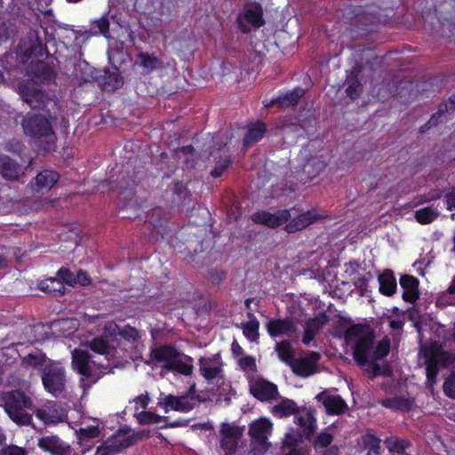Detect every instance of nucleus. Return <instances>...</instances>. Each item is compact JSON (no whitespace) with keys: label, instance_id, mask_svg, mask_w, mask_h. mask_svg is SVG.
Segmentation results:
<instances>
[{"label":"nucleus","instance_id":"nucleus-2","mask_svg":"<svg viewBox=\"0 0 455 455\" xmlns=\"http://www.w3.org/2000/svg\"><path fill=\"white\" fill-rule=\"evenodd\" d=\"M150 360L168 371H176L185 376L193 372L192 358L179 352L172 346L154 348L150 353Z\"/></svg>","mask_w":455,"mask_h":455},{"label":"nucleus","instance_id":"nucleus-58","mask_svg":"<svg viewBox=\"0 0 455 455\" xmlns=\"http://www.w3.org/2000/svg\"><path fill=\"white\" fill-rule=\"evenodd\" d=\"M135 402L140 408L145 409L148 404L149 397L148 395H141L137 397Z\"/></svg>","mask_w":455,"mask_h":455},{"label":"nucleus","instance_id":"nucleus-45","mask_svg":"<svg viewBox=\"0 0 455 455\" xmlns=\"http://www.w3.org/2000/svg\"><path fill=\"white\" fill-rule=\"evenodd\" d=\"M58 278L63 283H66L67 284L70 286H74L76 284V275L66 267H61L58 271Z\"/></svg>","mask_w":455,"mask_h":455},{"label":"nucleus","instance_id":"nucleus-29","mask_svg":"<svg viewBox=\"0 0 455 455\" xmlns=\"http://www.w3.org/2000/svg\"><path fill=\"white\" fill-rule=\"evenodd\" d=\"M244 17L255 28H259L264 24L263 11L259 4H248L245 9Z\"/></svg>","mask_w":455,"mask_h":455},{"label":"nucleus","instance_id":"nucleus-50","mask_svg":"<svg viewBox=\"0 0 455 455\" xmlns=\"http://www.w3.org/2000/svg\"><path fill=\"white\" fill-rule=\"evenodd\" d=\"M298 438L292 433H287L284 436L283 442V450L288 449L289 451L292 449H298L296 447Z\"/></svg>","mask_w":455,"mask_h":455},{"label":"nucleus","instance_id":"nucleus-60","mask_svg":"<svg viewBox=\"0 0 455 455\" xmlns=\"http://www.w3.org/2000/svg\"><path fill=\"white\" fill-rule=\"evenodd\" d=\"M441 116H442V113H436L435 115H433L427 123L429 127L436 125L438 124V118H440Z\"/></svg>","mask_w":455,"mask_h":455},{"label":"nucleus","instance_id":"nucleus-11","mask_svg":"<svg viewBox=\"0 0 455 455\" xmlns=\"http://www.w3.org/2000/svg\"><path fill=\"white\" fill-rule=\"evenodd\" d=\"M195 387H191L188 393L185 395L175 396L172 395H165L161 398L158 404L164 407L167 412L169 410L187 412L191 411L196 405V399L194 396Z\"/></svg>","mask_w":455,"mask_h":455},{"label":"nucleus","instance_id":"nucleus-23","mask_svg":"<svg viewBox=\"0 0 455 455\" xmlns=\"http://www.w3.org/2000/svg\"><path fill=\"white\" fill-rule=\"evenodd\" d=\"M403 289V298L405 301L414 302L419 299V280L411 275H404L400 279Z\"/></svg>","mask_w":455,"mask_h":455},{"label":"nucleus","instance_id":"nucleus-13","mask_svg":"<svg viewBox=\"0 0 455 455\" xmlns=\"http://www.w3.org/2000/svg\"><path fill=\"white\" fill-rule=\"evenodd\" d=\"M292 217L290 210H281L274 213L267 212H255L251 219L256 223L263 224L268 228H277L286 222Z\"/></svg>","mask_w":455,"mask_h":455},{"label":"nucleus","instance_id":"nucleus-41","mask_svg":"<svg viewBox=\"0 0 455 455\" xmlns=\"http://www.w3.org/2000/svg\"><path fill=\"white\" fill-rule=\"evenodd\" d=\"M385 444L390 452L403 453L409 447L410 442L405 439L391 436L386 439Z\"/></svg>","mask_w":455,"mask_h":455},{"label":"nucleus","instance_id":"nucleus-18","mask_svg":"<svg viewBox=\"0 0 455 455\" xmlns=\"http://www.w3.org/2000/svg\"><path fill=\"white\" fill-rule=\"evenodd\" d=\"M251 393L260 401L274 400L278 395L277 387L263 379L255 380L251 384Z\"/></svg>","mask_w":455,"mask_h":455},{"label":"nucleus","instance_id":"nucleus-7","mask_svg":"<svg viewBox=\"0 0 455 455\" xmlns=\"http://www.w3.org/2000/svg\"><path fill=\"white\" fill-rule=\"evenodd\" d=\"M42 382L44 389L54 397L67 395V375L60 363L45 364L42 373Z\"/></svg>","mask_w":455,"mask_h":455},{"label":"nucleus","instance_id":"nucleus-19","mask_svg":"<svg viewBox=\"0 0 455 455\" xmlns=\"http://www.w3.org/2000/svg\"><path fill=\"white\" fill-rule=\"evenodd\" d=\"M320 219V215L315 211H307L293 219H290L284 227L288 233H295L302 230Z\"/></svg>","mask_w":455,"mask_h":455},{"label":"nucleus","instance_id":"nucleus-47","mask_svg":"<svg viewBox=\"0 0 455 455\" xmlns=\"http://www.w3.org/2000/svg\"><path fill=\"white\" fill-rule=\"evenodd\" d=\"M361 441L364 447L367 449H371V447L376 446L378 443H380V440L371 433H366L362 435Z\"/></svg>","mask_w":455,"mask_h":455},{"label":"nucleus","instance_id":"nucleus-1","mask_svg":"<svg viewBox=\"0 0 455 455\" xmlns=\"http://www.w3.org/2000/svg\"><path fill=\"white\" fill-rule=\"evenodd\" d=\"M347 345L353 348L355 361L361 367L368 366L367 371L373 376L380 374V367L376 361L387 355L390 350L388 339L380 340L374 347V334L372 331L360 324L349 327L345 333Z\"/></svg>","mask_w":455,"mask_h":455},{"label":"nucleus","instance_id":"nucleus-32","mask_svg":"<svg viewBox=\"0 0 455 455\" xmlns=\"http://www.w3.org/2000/svg\"><path fill=\"white\" fill-rule=\"evenodd\" d=\"M249 321L241 323L243 335L251 341H256L259 339V323L252 313H248Z\"/></svg>","mask_w":455,"mask_h":455},{"label":"nucleus","instance_id":"nucleus-56","mask_svg":"<svg viewBox=\"0 0 455 455\" xmlns=\"http://www.w3.org/2000/svg\"><path fill=\"white\" fill-rule=\"evenodd\" d=\"M76 283H79L83 286H86L90 283L91 280L90 278L88 277L87 274L83 271V270H79L76 275Z\"/></svg>","mask_w":455,"mask_h":455},{"label":"nucleus","instance_id":"nucleus-62","mask_svg":"<svg viewBox=\"0 0 455 455\" xmlns=\"http://www.w3.org/2000/svg\"><path fill=\"white\" fill-rule=\"evenodd\" d=\"M367 455H380V443L369 449Z\"/></svg>","mask_w":455,"mask_h":455},{"label":"nucleus","instance_id":"nucleus-53","mask_svg":"<svg viewBox=\"0 0 455 455\" xmlns=\"http://www.w3.org/2000/svg\"><path fill=\"white\" fill-rule=\"evenodd\" d=\"M95 27L99 28L100 32L105 36H108L109 29V21L106 17H101L94 22Z\"/></svg>","mask_w":455,"mask_h":455},{"label":"nucleus","instance_id":"nucleus-44","mask_svg":"<svg viewBox=\"0 0 455 455\" xmlns=\"http://www.w3.org/2000/svg\"><path fill=\"white\" fill-rule=\"evenodd\" d=\"M231 160L228 156L220 157L216 163L214 169L211 172V175L214 178L220 177L230 166Z\"/></svg>","mask_w":455,"mask_h":455},{"label":"nucleus","instance_id":"nucleus-42","mask_svg":"<svg viewBox=\"0 0 455 455\" xmlns=\"http://www.w3.org/2000/svg\"><path fill=\"white\" fill-rule=\"evenodd\" d=\"M363 91V86L356 77L347 79V87L346 92L353 100L357 99Z\"/></svg>","mask_w":455,"mask_h":455},{"label":"nucleus","instance_id":"nucleus-6","mask_svg":"<svg viewBox=\"0 0 455 455\" xmlns=\"http://www.w3.org/2000/svg\"><path fill=\"white\" fill-rule=\"evenodd\" d=\"M72 367L90 382L88 387L96 383L107 368L102 362L94 359L89 351L81 347L72 352Z\"/></svg>","mask_w":455,"mask_h":455},{"label":"nucleus","instance_id":"nucleus-39","mask_svg":"<svg viewBox=\"0 0 455 455\" xmlns=\"http://www.w3.org/2000/svg\"><path fill=\"white\" fill-rule=\"evenodd\" d=\"M16 33V25L13 20L0 17V44L8 41Z\"/></svg>","mask_w":455,"mask_h":455},{"label":"nucleus","instance_id":"nucleus-15","mask_svg":"<svg viewBox=\"0 0 455 455\" xmlns=\"http://www.w3.org/2000/svg\"><path fill=\"white\" fill-rule=\"evenodd\" d=\"M319 358L318 353L310 352L306 357L295 359L290 367L296 375L308 377L316 371V363Z\"/></svg>","mask_w":455,"mask_h":455},{"label":"nucleus","instance_id":"nucleus-59","mask_svg":"<svg viewBox=\"0 0 455 455\" xmlns=\"http://www.w3.org/2000/svg\"><path fill=\"white\" fill-rule=\"evenodd\" d=\"M35 413L36 417L43 420L44 422L47 423L48 421H50V417L45 410L36 409Z\"/></svg>","mask_w":455,"mask_h":455},{"label":"nucleus","instance_id":"nucleus-55","mask_svg":"<svg viewBox=\"0 0 455 455\" xmlns=\"http://www.w3.org/2000/svg\"><path fill=\"white\" fill-rule=\"evenodd\" d=\"M226 277V274L223 271H212L210 273V281L214 284H219Z\"/></svg>","mask_w":455,"mask_h":455},{"label":"nucleus","instance_id":"nucleus-27","mask_svg":"<svg viewBox=\"0 0 455 455\" xmlns=\"http://www.w3.org/2000/svg\"><path fill=\"white\" fill-rule=\"evenodd\" d=\"M298 412V406L294 401L283 398L272 408V413L279 418L289 417Z\"/></svg>","mask_w":455,"mask_h":455},{"label":"nucleus","instance_id":"nucleus-25","mask_svg":"<svg viewBox=\"0 0 455 455\" xmlns=\"http://www.w3.org/2000/svg\"><path fill=\"white\" fill-rule=\"evenodd\" d=\"M379 291L386 296H392L396 291V280L391 270H385L379 275Z\"/></svg>","mask_w":455,"mask_h":455},{"label":"nucleus","instance_id":"nucleus-9","mask_svg":"<svg viewBox=\"0 0 455 455\" xmlns=\"http://www.w3.org/2000/svg\"><path fill=\"white\" fill-rule=\"evenodd\" d=\"M18 93L31 108L43 109L50 101L48 95L41 90L35 81L24 80L20 82Z\"/></svg>","mask_w":455,"mask_h":455},{"label":"nucleus","instance_id":"nucleus-33","mask_svg":"<svg viewBox=\"0 0 455 455\" xmlns=\"http://www.w3.org/2000/svg\"><path fill=\"white\" fill-rule=\"evenodd\" d=\"M38 288L52 295H62L65 292V287L58 277H51L39 283Z\"/></svg>","mask_w":455,"mask_h":455},{"label":"nucleus","instance_id":"nucleus-22","mask_svg":"<svg viewBox=\"0 0 455 455\" xmlns=\"http://www.w3.org/2000/svg\"><path fill=\"white\" fill-rule=\"evenodd\" d=\"M328 323V317L321 315L315 318L308 319L304 327V336L302 342L308 345L318 333V331Z\"/></svg>","mask_w":455,"mask_h":455},{"label":"nucleus","instance_id":"nucleus-20","mask_svg":"<svg viewBox=\"0 0 455 455\" xmlns=\"http://www.w3.org/2000/svg\"><path fill=\"white\" fill-rule=\"evenodd\" d=\"M0 175L6 180H18L23 175V169L10 156L0 155Z\"/></svg>","mask_w":455,"mask_h":455},{"label":"nucleus","instance_id":"nucleus-28","mask_svg":"<svg viewBox=\"0 0 455 455\" xmlns=\"http://www.w3.org/2000/svg\"><path fill=\"white\" fill-rule=\"evenodd\" d=\"M59 174L51 170H44L36 177V186L37 190L50 189L59 180Z\"/></svg>","mask_w":455,"mask_h":455},{"label":"nucleus","instance_id":"nucleus-30","mask_svg":"<svg viewBox=\"0 0 455 455\" xmlns=\"http://www.w3.org/2000/svg\"><path fill=\"white\" fill-rule=\"evenodd\" d=\"M137 60L147 74L163 67V62L160 59L148 52H140L137 56Z\"/></svg>","mask_w":455,"mask_h":455},{"label":"nucleus","instance_id":"nucleus-35","mask_svg":"<svg viewBox=\"0 0 455 455\" xmlns=\"http://www.w3.org/2000/svg\"><path fill=\"white\" fill-rule=\"evenodd\" d=\"M36 48L37 46L35 42L23 40L17 46L16 57L20 63H25L35 53Z\"/></svg>","mask_w":455,"mask_h":455},{"label":"nucleus","instance_id":"nucleus-64","mask_svg":"<svg viewBox=\"0 0 455 455\" xmlns=\"http://www.w3.org/2000/svg\"><path fill=\"white\" fill-rule=\"evenodd\" d=\"M232 350L235 354H242V347L235 341L232 343Z\"/></svg>","mask_w":455,"mask_h":455},{"label":"nucleus","instance_id":"nucleus-52","mask_svg":"<svg viewBox=\"0 0 455 455\" xmlns=\"http://www.w3.org/2000/svg\"><path fill=\"white\" fill-rule=\"evenodd\" d=\"M331 441L332 435L329 433L323 432L317 436L315 442V445L317 447L323 448L328 446L331 443Z\"/></svg>","mask_w":455,"mask_h":455},{"label":"nucleus","instance_id":"nucleus-36","mask_svg":"<svg viewBox=\"0 0 455 455\" xmlns=\"http://www.w3.org/2000/svg\"><path fill=\"white\" fill-rule=\"evenodd\" d=\"M275 352L277 353L278 358L285 363L287 365H291L295 360L293 349L291 343L288 340H283L275 344Z\"/></svg>","mask_w":455,"mask_h":455},{"label":"nucleus","instance_id":"nucleus-43","mask_svg":"<svg viewBox=\"0 0 455 455\" xmlns=\"http://www.w3.org/2000/svg\"><path fill=\"white\" fill-rule=\"evenodd\" d=\"M136 417L140 424H156L165 419V417L149 411H141L136 414Z\"/></svg>","mask_w":455,"mask_h":455},{"label":"nucleus","instance_id":"nucleus-54","mask_svg":"<svg viewBox=\"0 0 455 455\" xmlns=\"http://www.w3.org/2000/svg\"><path fill=\"white\" fill-rule=\"evenodd\" d=\"M239 365L243 370H252L255 363L251 356H244L239 360Z\"/></svg>","mask_w":455,"mask_h":455},{"label":"nucleus","instance_id":"nucleus-38","mask_svg":"<svg viewBox=\"0 0 455 455\" xmlns=\"http://www.w3.org/2000/svg\"><path fill=\"white\" fill-rule=\"evenodd\" d=\"M89 347L92 351L99 354L103 355L107 359L114 356L115 350L113 347H110L107 341L103 339L97 338L92 339L90 344Z\"/></svg>","mask_w":455,"mask_h":455},{"label":"nucleus","instance_id":"nucleus-3","mask_svg":"<svg viewBox=\"0 0 455 455\" xmlns=\"http://www.w3.org/2000/svg\"><path fill=\"white\" fill-rule=\"evenodd\" d=\"M420 354L426 364L427 384L429 386H433L436 382L440 368L449 367L455 363V354L443 350L436 343L422 346Z\"/></svg>","mask_w":455,"mask_h":455},{"label":"nucleus","instance_id":"nucleus-5","mask_svg":"<svg viewBox=\"0 0 455 455\" xmlns=\"http://www.w3.org/2000/svg\"><path fill=\"white\" fill-rule=\"evenodd\" d=\"M4 411L18 425H29L32 420L31 414L26 409H32L33 403L29 397L20 391L14 390L3 393L0 397Z\"/></svg>","mask_w":455,"mask_h":455},{"label":"nucleus","instance_id":"nucleus-63","mask_svg":"<svg viewBox=\"0 0 455 455\" xmlns=\"http://www.w3.org/2000/svg\"><path fill=\"white\" fill-rule=\"evenodd\" d=\"M447 294H455V277L452 279L450 286L446 291Z\"/></svg>","mask_w":455,"mask_h":455},{"label":"nucleus","instance_id":"nucleus-34","mask_svg":"<svg viewBox=\"0 0 455 455\" xmlns=\"http://www.w3.org/2000/svg\"><path fill=\"white\" fill-rule=\"evenodd\" d=\"M439 211L436 207L431 205L427 207H424L419 209L415 212V219L416 220L422 225H427L432 223L439 217Z\"/></svg>","mask_w":455,"mask_h":455},{"label":"nucleus","instance_id":"nucleus-17","mask_svg":"<svg viewBox=\"0 0 455 455\" xmlns=\"http://www.w3.org/2000/svg\"><path fill=\"white\" fill-rule=\"evenodd\" d=\"M38 447L52 455H68L71 447L57 435H47L38 440Z\"/></svg>","mask_w":455,"mask_h":455},{"label":"nucleus","instance_id":"nucleus-31","mask_svg":"<svg viewBox=\"0 0 455 455\" xmlns=\"http://www.w3.org/2000/svg\"><path fill=\"white\" fill-rule=\"evenodd\" d=\"M305 90L302 88H296L283 95L277 97L278 107L290 108L298 104L299 100L304 96Z\"/></svg>","mask_w":455,"mask_h":455},{"label":"nucleus","instance_id":"nucleus-57","mask_svg":"<svg viewBox=\"0 0 455 455\" xmlns=\"http://www.w3.org/2000/svg\"><path fill=\"white\" fill-rule=\"evenodd\" d=\"M445 197L448 210L455 209V188L447 193Z\"/></svg>","mask_w":455,"mask_h":455},{"label":"nucleus","instance_id":"nucleus-12","mask_svg":"<svg viewBox=\"0 0 455 455\" xmlns=\"http://www.w3.org/2000/svg\"><path fill=\"white\" fill-rule=\"evenodd\" d=\"M136 437L133 435H127L123 433H117L108 438L102 445L97 448L98 455H114L124 449H126L134 444Z\"/></svg>","mask_w":455,"mask_h":455},{"label":"nucleus","instance_id":"nucleus-48","mask_svg":"<svg viewBox=\"0 0 455 455\" xmlns=\"http://www.w3.org/2000/svg\"><path fill=\"white\" fill-rule=\"evenodd\" d=\"M0 455H27V451L21 447L9 445L0 450Z\"/></svg>","mask_w":455,"mask_h":455},{"label":"nucleus","instance_id":"nucleus-21","mask_svg":"<svg viewBox=\"0 0 455 455\" xmlns=\"http://www.w3.org/2000/svg\"><path fill=\"white\" fill-rule=\"evenodd\" d=\"M317 400L322 402L326 411L330 414H340L344 412L347 405L345 401L337 395H328L321 393L316 396Z\"/></svg>","mask_w":455,"mask_h":455},{"label":"nucleus","instance_id":"nucleus-16","mask_svg":"<svg viewBox=\"0 0 455 455\" xmlns=\"http://www.w3.org/2000/svg\"><path fill=\"white\" fill-rule=\"evenodd\" d=\"M199 371L208 381L219 377L222 371L220 356L215 355L212 357H201L199 359Z\"/></svg>","mask_w":455,"mask_h":455},{"label":"nucleus","instance_id":"nucleus-61","mask_svg":"<svg viewBox=\"0 0 455 455\" xmlns=\"http://www.w3.org/2000/svg\"><path fill=\"white\" fill-rule=\"evenodd\" d=\"M284 455H307L302 449H292L285 452Z\"/></svg>","mask_w":455,"mask_h":455},{"label":"nucleus","instance_id":"nucleus-37","mask_svg":"<svg viewBox=\"0 0 455 455\" xmlns=\"http://www.w3.org/2000/svg\"><path fill=\"white\" fill-rule=\"evenodd\" d=\"M76 433L77 435L78 444L80 446H85L92 439L100 435V429L98 426H89L80 427Z\"/></svg>","mask_w":455,"mask_h":455},{"label":"nucleus","instance_id":"nucleus-51","mask_svg":"<svg viewBox=\"0 0 455 455\" xmlns=\"http://www.w3.org/2000/svg\"><path fill=\"white\" fill-rule=\"evenodd\" d=\"M45 362L44 356L38 355H28L23 359V363L29 366L42 365Z\"/></svg>","mask_w":455,"mask_h":455},{"label":"nucleus","instance_id":"nucleus-49","mask_svg":"<svg viewBox=\"0 0 455 455\" xmlns=\"http://www.w3.org/2000/svg\"><path fill=\"white\" fill-rule=\"evenodd\" d=\"M120 335L128 340H136L139 339V331L131 326H125L119 331Z\"/></svg>","mask_w":455,"mask_h":455},{"label":"nucleus","instance_id":"nucleus-8","mask_svg":"<svg viewBox=\"0 0 455 455\" xmlns=\"http://www.w3.org/2000/svg\"><path fill=\"white\" fill-rule=\"evenodd\" d=\"M272 429L273 424L267 418H259L250 424L248 434L254 451L264 453L270 448L271 443L268 442V437Z\"/></svg>","mask_w":455,"mask_h":455},{"label":"nucleus","instance_id":"nucleus-10","mask_svg":"<svg viewBox=\"0 0 455 455\" xmlns=\"http://www.w3.org/2000/svg\"><path fill=\"white\" fill-rule=\"evenodd\" d=\"M243 433V427L234 423L224 422L220 425V447L225 451V455H235Z\"/></svg>","mask_w":455,"mask_h":455},{"label":"nucleus","instance_id":"nucleus-24","mask_svg":"<svg viewBox=\"0 0 455 455\" xmlns=\"http://www.w3.org/2000/svg\"><path fill=\"white\" fill-rule=\"evenodd\" d=\"M27 75L31 77L30 81H42L49 78L50 68L44 61H31L26 68Z\"/></svg>","mask_w":455,"mask_h":455},{"label":"nucleus","instance_id":"nucleus-14","mask_svg":"<svg viewBox=\"0 0 455 455\" xmlns=\"http://www.w3.org/2000/svg\"><path fill=\"white\" fill-rule=\"evenodd\" d=\"M267 331L271 337H293L297 333V324L291 318L271 319L266 324Z\"/></svg>","mask_w":455,"mask_h":455},{"label":"nucleus","instance_id":"nucleus-46","mask_svg":"<svg viewBox=\"0 0 455 455\" xmlns=\"http://www.w3.org/2000/svg\"><path fill=\"white\" fill-rule=\"evenodd\" d=\"M444 394L452 399H455V372L450 374L443 383Z\"/></svg>","mask_w":455,"mask_h":455},{"label":"nucleus","instance_id":"nucleus-26","mask_svg":"<svg viewBox=\"0 0 455 455\" xmlns=\"http://www.w3.org/2000/svg\"><path fill=\"white\" fill-rule=\"evenodd\" d=\"M267 127L265 124L257 122L248 127V132L243 138V145L248 147L259 141L265 134Z\"/></svg>","mask_w":455,"mask_h":455},{"label":"nucleus","instance_id":"nucleus-40","mask_svg":"<svg viewBox=\"0 0 455 455\" xmlns=\"http://www.w3.org/2000/svg\"><path fill=\"white\" fill-rule=\"evenodd\" d=\"M412 402L404 396H395L381 401V404L387 408L395 410H409Z\"/></svg>","mask_w":455,"mask_h":455},{"label":"nucleus","instance_id":"nucleus-4","mask_svg":"<svg viewBox=\"0 0 455 455\" xmlns=\"http://www.w3.org/2000/svg\"><path fill=\"white\" fill-rule=\"evenodd\" d=\"M26 135L37 140L45 150H50L55 144L56 135L51 121L36 114H28L21 123Z\"/></svg>","mask_w":455,"mask_h":455}]
</instances>
